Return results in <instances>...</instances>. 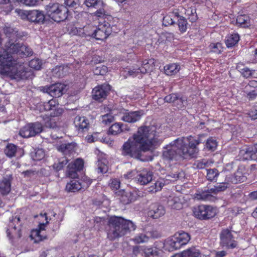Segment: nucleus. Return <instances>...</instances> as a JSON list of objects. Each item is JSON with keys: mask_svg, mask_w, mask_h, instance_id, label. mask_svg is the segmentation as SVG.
Segmentation results:
<instances>
[{"mask_svg": "<svg viewBox=\"0 0 257 257\" xmlns=\"http://www.w3.org/2000/svg\"><path fill=\"white\" fill-rule=\"evenodd\" d=\"M158 143L156 126H141L123 144L122 154L145 161L146 160L142 158V152L154 149ZM149 160H152V158Z\"/></svg>", "mask_w": 257, "mask_h": 257, "instance_id": "f257e3e1", "label": "nucleus"}, {"mask_svg": "<svg viewBox=\"0 0 257 257\" xmlns=\"http://www.w3.org/2000/svg\"><path fill=\"white\" fill-rule=\"evenodd\" d=\"M15 54L21 56L32 55V49L25 45L11 44L3 52H0V73L12 79L20 80L27 77L24 63L18 60Z\"/></svg>", "mask_w": 257, "mask_h": 257, "instance_id": "f03ea898", "label": "nucleus"}, {"mask_svg": "<svg viewBox=\"0 0 257 257\" xmlns=\"http://www.w3.org/2000/svg\"><path fill=\"white\" fill-rule=\"evenodd\" d=\"M200 143L199 139H196L191 136L178 138L164 149L163 158L173 160L179 158L188 159L193 158L199 152L197 146Z\"/></svg>", "mask_w": 257, "mask_h": 257, "instance_id": "7ed1b4c3", "label": "nucleus"}, {"mask_svg": "<svg viewBox=\"0 0 257 257\" xmlns=\"http://www.w3.org/2000/svg\"><path fill=\"white\" fill-rule=\"evenodd\" d=\"M110 229L108 236L111 239L126 234L136 229L135 224L130 220L118 216H111L108 221Z\"/></svg>", "mask_w": 257, "mask_h": 257, "instance_id": "20e7f679", "label": "nucleus"}, {"mask_svg": "<svg viewBox=\"0 0 257 257\" xmlns=\"http://www.w3.org/2000/svg\"><path fill=\"white\" fill-rule=\"evenodd\" d=\"M45 9L46 15L55 22L63 21L68 17L67 8L58 3H50L46 6Z\"/></svg>", "mask_w": 257, "mask_h": 257, "instance_id": "39448f33", "label": "nucleus"}, {"mask_svg": "<svg viewBox=\"0 0 257 257\" xmlns=\"http://www.w3.org/2000/svg\"><path fill=\"white\" fill-rule=\"evenodd\" d=\"M39 219L43 221V219L46 221L45 222H40L39 224L38 228L33 229L30 235L32 239L34 240L35 242H39L43 239L46 238V234L45 233V228L46 225L48 223V217L46 213L40 214L39 215Z\"/></svg>", "mask_w": 257, "mask_h": 257, "instance_id": "423d86ee", "label": "nucleus"}, {"mask_svg": "<svg viewBox=\"0 0 257 257\" xmlns=\"http://www.w3.org/2000/svg\"><path fill=\"white\" fill-rule=\"evenodd\" d=\"M194 215L200 219H208L213 217L216 214L215 208L210 205H201L195 208Z\"/></svg>", "mask_w": 257, "mask_h": 257, "instance_id": "0eeeda50", "label": "nucleus"}, {"mask_svg": "<svg viewBox=\"0 0 257 257\" xmlns=\"http://www.w3.org/2000/svg\"><path fill=\"white\" fill-rule=\"evenodd\" d=\"M43 131L42 124L38 122L29 123L21 129L19 134L23 138H29L36 136Z\"/></svg>", "mask_w": 257, "mask_h": 257, "instance_id": "6e6552de", "label": "nucleus"}, {"mask_svg": "<svg viewBox=\"0 0 257 257\" xmlns=\"http://www.w3.org/2000/svg\"><path fill=\"white\" fill-rule=\"evenodd\" d=\"M111 32V28L108 23L104 22L99 24L96 28H95L93 37L98 40H104L106 39Z\"/></svg>", "mask_w": 257, "mask_h": 257, "instance_id": "1a4fd4ad", "label": "nucleus"}, {"mask_svg": "<svg viewBox=\"0 0 257 257\" xmlns=\"http://www.w3.org/2000/svg\"><path fill=\"white\" fill-rule=\"evenodd\" d=\"M120 119L129 123H134L139 121L142 115V111H128L127 110L121 109L118 114Z\"/></svg>", "mask_w": 257, "mask_h": 257, "instance_id": "9d476101", "label": "nucleus"}, {"mask_svg": "<svg viewBox=\"0 0 257 257\" xmlns=\"http://www.w3.org/2000/svg\"><path fill=\"white\" fill-rule=\"evenodd\" d=\"M220 244L228 248H234L237 246V242L233 239L231 231L228 229H223L220 235Z\"/></svg>", "mask_w": 257, "mask_h": 257, "instance_id": "9b49d317", "label": "nucleus"}, {"mask_svg": "<svg viewBox=\"0 0 257 257\" xmlns=\"http://www.w3.org/2000/svg\"><path fill=\"white\" fill-rule=\"evenodd\" d=\"M110 89V86L107 84L96 86L92 92L93 98L96 100L102 101L106 98Z\"/></svg>", "mask_w": 257, "mask_h": 257, "instance_id": "f8f14e48", "label": "nucleus"}, {"mask_svg": "<svg viewBox=\"0 0 257 257\" xmlns=\"http://www.w3.org/2000/svg\"><path fill=\"white\" fill-rule=\"evenodd\" d=\"M157 245L160 247H163L164 250L169 251H173L181 248L175 235L167 238L164 243L159 242Z\"/></svg>", "mask_w": 257, "mask_h": 257, "instance_id": "ddd939ff", "label": "nucleus"}, {"mask_svg": "<svg viewBox=\"0 0 257 257\" xmlns=\"http://www.w3.org/2000/svg\"><path fill=\"white\" fill-rule=\"evenodd\" d=\"M20 221L19 217H15L10 222L9 228L7 230V236L10 238H20L21 236L20 225L17 226L15 224L16 222Z\"/></svg>", "mask_w": 257, "mask_h": 257, "instance_id": "4468645a", "label": "nucleus"}, {"mask_svg": "<svg viewBox=\"0 0 257 257\" xmlns=\"http://www.w3.org/2000/svg\"><path fill=\"white\" fill-rule=\"evenodd\" d=\"M65 86L62 83H55L44 88V91L53 97H60L63 94Z\"/></svg>", "mask_w": 257, "mask_h": 257, "instance_id": "2eb2a0df", "label": "nucleus"}, {"mask_svg": "<svg viewBox=\"0 0 257 257\" xmlns=\"http://www.w3.org/2000/svg\"><path fill=\"white\" fill-rule=\"evenodd\" d=\"M178 178H179V174H173L172 175H168L166 176L165 178H160L154 183L156 189L154 190H153V191L156 192L160 191L165 184H168L170 182H174Z\"/></svg>", "mask_w": 257, "mask_h": 257, "instance_id": "dca6fc26", "label": "nucleus"}, {"mask_svg": "<svg viewBox=\"0 0 257 257\" xmlns=\"http://www.w3.org/2000/svg\"><path fill=\"white\" fill-rule=\"evenodd\" d=\"M194 198L203 201H215L216 196L213 193L211 188L204 191H197L194 195Z\"/></svg>", "mask_w": 257, "mask_h": 257, "instance_id": "f3484780", "label": "nucleus"}, {"mask_svg": "<svg viewBox=\"0 0 257 257\" xmlns=\"http://www.w3.org/2000/svg\"><path fill=\"white\" fill-rule=\"evenodd\" d=\"M57 150L62 153L63 155L67 156H70L75 152V145L74 143H62L61 144H57L56 145Z\"/></svg>", "mask_w": 257, "mask_h": 257, "instance_id": "a211bd4d", "label": "nucleus"}, {"mask_svg": "<svg viewBox=\"0 0 257 257\" xmlns=\"http://www.w3.org/2000/svg\"><path fill=\"white\" fill-rule=\"evenodd\" d=\"M137 174L136 178L141 185H146L152 180V172L147 169H143Z\"/></svg>", "mask_w": 257, "mask_h": 257, "instance_id": "6ab92c4d", "label": "nucleus"}, {"mask_svg": "<svg viewBox=\"0 0 257 257\" xmlns=\"http://www.w3.org/2000/svg\"><path fill=\"white\" fill-rule=\"evenodd\" d=\"M165 213V210L163 206L158 204H153L150 206L148 215L154 219H156L162 216Z\"/></svg>", "mask_w": 257, "mask_h": 257, "instance_id": "aec40b11", "label": "nucleus"}, {"mask_svg": "<svg viewBox=\"0 0 257 257\" xmlns=\"http://www.w3.org/2000/svg\"><path fill=\"white\" fill-rule=\"evenodd\" d=\"M45 20V16L43 13L39 10L29 11L28 14V20L30 22L37 23H43Z\"/></svg>", "mask_w": 257, "mask_h": 257, "instance_id": "412c9836", "label": "nucleus"}, {"mask_svg": "<svg viewBox=\"0 0 257 257\" xmlns=\"http://www.w3.org/2000/svg\"><path fill=\"white\" fill-rule=\"evenodd\" d=\"M74 124L78 131L87 130L89 120L84 116H77L74 118Z\"/></svg>", "mask_w": 257, "mask_h": 257, "instance_id": "4be33fe9", "label": "nucleus"}, {"mask_svg": "<svg viewBox=\"0 0 257 257\" xmlns=\"http://www.w3.org/2000/svg\"><path fill=\"white\" fill-rule=\"evenodd\" d=\"M155 61L154 59L145 60L142 62H139V65H141L140 71L141 74H145L152 71L155 67Z\"/></svg>", "mask_w": 257, "mask_h": 257, "instance_id": "5701e85b", "label": "nucleus"}, {"mask_svg": "<svg viewBox=\"0 0 257 257\" xmlns=\"http://www.w3.org/2000/svg\"><path fill=\"white\" fill-rule=\"evenodd\" d=\"M95 28L92 25H88L83 28L77 29V34L81 37H93Z\"/></svg>", "mask_w": 257, "mask_h": 257, "instance_id": "b1692460", "label": "nucleus"}, {"mask_svg": "<svg viewBox=\"0 0 257 257\" xmlns=\"http://www.w3.org/2000/svg\"><path fill=\"white\" fill-rule=\"evenodd\" d=\"M83 166V161L80 158L76 159L73 163H69L68 165V168L70 172H72V174H69V175L74 177L76 175V172L82 170Z\"/></svg>", "mask_w": 257, "mask_h": 257, "instance_id": "393cba45", "label": "nucleus"}, {"mask_svg": "<svg viewBox=\"0 0 257 257\" xmlns=\"http://www.w3.org/2000/svg\"><path fill=\"white\" fill-rule=\"evenodd\" d=\"M181 69L180 64L178 63H171L166 65L164 67L165 73L168 76H173L177 74Z\"/></svg>", "mask_w": 257, "mask_h": 257, "instance_id": "a878e982", "label": "nucleus"}, {"mask_svg": "<svg viewBox=\"0 0 257 257\" xmlns=\"http://www.w3.org/2000/svg\"><path fill=\"white\" fill-rule=\"evenodd\" d=\"M159 242H156L154 244V246L152 247H146L144 249V251L145 254L147 256H158L163 251L162 248L163 247H160L157 244Z\"/></svg>", "mask_w": 257, "mask_h": 257, "instance_id": "bb28decb", "label": "nucleus"}, {"mask_svg": "<svg viewBox=\"0 0 257 257\" xmlns=\"http://www.w3.org/2000/svg\"><path fill=\"white\" fill-rule=\"evenodd\" d=\"M252 148L245 147L240 150L238 154V159L242 161L253 159V155Z\"/></svg>", "mask_w": 257, "mask_h": 257, "instance_id": "cd10ccee", "label": "nucleus"}, {"mask_svg": "<svg viewBox=\"0 0 257 257\" xmlns=\"http://www.w3.org/2000/svg\"><path fill=\"white\" fill-rule=\"evenodd\" d=\"M174 235L181 247L186 245L190 240V235L184 231L176 233Z\"/></svg>", "mask_w": 257, "mask_h": 257, "instance_id": "c85d7f7f", "label": "nucleus"}, {"mask_svg": "<svg viewBox=\"0 0 257 257\" xmlns=\"http://www.w3.org/2000/svg\"><path fill=\"white\" fill-rule=\"evenodd\" d=\"M200 254L199 250L195 247H191L183 251L177 257H198Z\"/></svg>", "mask_w": 257, "mask_h": 257, "instance_id": "c756f323", "label": "nucleus"}, {"mask_svg": "<svg viewBox=\"0 0 257 257\" xmlns=\"http://www.w3.org/2000/svg\"><path fill=\"white\" fill-rule=\"evenodd\" d=\"M82 185L79 180L73 179L67 184L66 189L69 192H76L83 189Z\"/></svg>", "mask_w": 257, "mask_h": 257, "instance_id": "7c9ffc66", "label": "nucleus"}, {"mask_svg": "<svg viewBox=\"0 0 257 257\" xmlns=\"http://www.w3.org/2000/svg\"><path fill=\"white\" fill-rule=\"evenodd\" d=\"M11 191V182L9 179L4 178L0 181V192L3 195L8 194Z\"/></svg>", "mask_w": 257, "mask_h": 257, "instance_id": "2f4dec72", "label": "nucleus"}, {"mask_svg": "<svg viewBox=\"0 0 257 257\" xmlns=\"http://www.w3.org/2000/svg\"><path fill=\"white\" fill-rule=\"evenodd\" d=\"M107 161L105 158H100L99 157L97 162V171L102 174L105 173L108 171Z\"/></svg>", "mask_w": 257, "mask_h": 257, "instance_id": "473e14b6", "label": "nucleus"}, {"mask_svg": "<svg viewBox=\"0 0 257 257\" xmlns=\"http://www.w3.org/2000/svg\"><path fill=\"white\" fill-rule=\"evenodd\" d=\"M168 205L172 208L179 210L182 208V204L180 199L176 196L170 197L168 201Z\"/></svg>", "mask_w": 257, "mask_h": 257, "instance_id": "72a5a7b5", "label": "nucleus"}, {"mask_svg": "<svg viewBox=\"0 0 257 257\" xmlns=\"http://www.w3.org/2000/svg\"><path fill=\"white\" fill-rule=\"evenodd\" d=\"M239 37L237 34L228 35L225 39V44L227 47H232L239 41Z\"/></svg>", "mask_w": 257, "mask_h": 257, "instance_id": "f704fd0d", "label": "nucleus"}, {"mask_svg": "<svg viewBox=\"0 0 257 257\" xmlns=\"http://www.w3.org/2000/svg\"><path fill=\"white\" fill-rule=\"evenodd\" d=\"M236 24L242 27H247L250 25V20L246 15H240L236 18Z\"/></svg>", "mask_w": 257, "mask_h": 257, "instance_id": "c9c22d12", "label": "nucleus"}, {"mask_svg": "<svg viewBox=\"0 0 257 257\" xmlns=\"http://www.w3.org/2000/svg\"><path fill=\"white\" fill-rule=\"evenodd\" d=\"M228 186L229 184L226 182L217 183L216 185L211 188V190L216 196L217 193L225 190Z\"/></svg>", "mask_w": 257, "mask_h": 257, "instance_id": "e433bc0d", "label": "nucleus"}, {"mask_svg": "<svg viewBox=\"0 0 257 257\" xmlns=\"http://www.w3.org/2000/svg\"><path fill=\"white\" fill-rule=\"evenodd\" d=\"M84 4L88 8H99L105 6L102 0H85Z\"/></svg>", "mask_w": 257, "mask_h": 257, "instance_id": "4c0bfd02", "label": "nucleus"}, {"mask_svg": "<svg viewBox=\"0 0 257 257\" xmlns=\"http://www.w3.org/2000/svg\"><path fill=\"white\" fill-rule=\"evenodd\" d=\"M115 193L120 195V200L123 204H126L131 202L132 199L130 198V193L126 192L124 190L115 192Z\"/></svg>", "mask_w": 257, "mask_h": 257, "instance_id": "58836bf2", "label": "nucleus"}, {"mask_svg": "<svg viewBox=\"0 0 257 257\" xmlns=\"http://www.w3.org/2000/svg\"><path fill=\"white\" fill-rule=\"evenodd\" d=\"M122 124L121 123H115L113 124L109 128V134L116 135L120 134L122 131Z\"/></svg>", "mask_w": 257, "mask_h": 257, "instance_id": "ea45409f", "label": "nucleus"}, {"mask_svg": "<svg viewBox=\"0 0 257 257\" xmlns=\"http://www.w3.org/2000/svg\"><path fill=\"white\" fill-rule=\"evenodd\" d=\"M5 154L9 157H13L17 152V146L13 144H9L5 149Z\"/></svg>", "mask_w": 257, "mask_h": 257, "instance_id": "a19ab883", "label": "nucleus"}, {"mask_svg": "<svg viewBox=\"0 0 257 257\" xmlns=\"http://www.w3.org/2000/svg\"><path fill=\"white\" fill-rule=\"evenodd\" d=\"M217 146L216 140L212 138H209L206 142L205 149L208 151H214L216 150Z\"/></svg>", "mask_w": 257, "mask_h": 257, "instance_id": "79ce46f5", "label": "nucleus"}, {"mask_svg": "<svg viewBox=\"0 0 257 257\" xmlns=\"http://www.w3.org/2000/svg\"><path fill=\"white\" fill-rule=\"evenodd\" d=\"M245 180L246 177L240 171L238 170L235 173L234 176L230 179V181L232 183L236 184L238 182H243Z\"/></svg>", "mask_w": 257, "mask_h": 257, "instance_id": "37998d69", "label": "nucleus"}, {"mask_svg": "<svg viewBox=\"0 0 257 257\" xmlns=\"http://www.w3.org/2000/svg\"><path fill=\"white\" fill-rule=\"evenodd\" d=\"M149 240V237L144 233H139L133 238V240L136 243L147 242Z\"/></svg>", "mask_w": 257, "mask_h": 257, "instance_id": "c03bdc74", "label": "nucleus"}, {"mask_svg": "<svg viewBox=\"0 0 257 257\" xmlns=\"http://www.w3.org/2000/svg\"><path fill=\"white\" fill-rule=\"evenodd\" d=\"M112 114L116 115L115 113L112 112L111 113H107L102 115L100 120L104 124H109L112 122L114 119V117Z\"/></svg>", "mask_w": 257, "mask_h": 257, "instance_id": "a18cd8bd", "label": "nucleus"}, {"mask_svg": "<svg viewBox=\"0 0 257 257\" xmlns=\"http://www.w3.org/2000/svg\"><path fill=\"white\" fill-rule=\"evenodd\" d=\"M212 164L211 161L206 159H202L197 161L194 165L199 169H202L206 167H209Z\"/></svg>", "mask_w": 257, "mask_h": 257, "instance_id": "49530a36", "label": "nucleus"}, {"mask_svg": "<svg viewBox=\"0 0 257 257\" xmlns=\"http://www.w3.org/2000/svg\"><path fill=\"white\" fill-rule=\"evenodd\" d=\"M68 162V159L66 157H63L59 160L58 163L53 165V168L57 171L61 170L66 166Z\"/></svg>", "mask_w": 257, "mask_h": 257, "instance_id": "de8ad7c7", "label": "nucleus"}, {"mask_svg": "<svg viewBox=\"0 0 257 257\" xmlns=\"http://www.w3.org/2000/svg\"><path fill=\"white\" fill-rule=\"evenodd\" d=\"M219 175L218 171L216 169L207 170V178L210 181H216Z\"/></svg>", "mask_w": 257, "mask_h": 257, "instance_id": "09e8293b", "label": "nucleus"}, {"mask_svg": "<svg viewBox=\"0 0 257 257\" xmlns=\"http://www.w3.org/2000/svg\"><path fill=\"white\" fill-rule=\"evenodd\" d=\"M178 25L179 30L184 33L186 31L187 28V22L184 17H180L178 20Z\"/></svg>", "mask_w": 257, "mask_h": 257, "instance_id": "8fccbe9b", "label": "nucleus"}, {"mask_svg": "<svg viewBox=\"0 0 257 257\" xmlns=\"http://www.w3.org/2000/svg\"><path fill=\"white\" fill-rule=\"evenodd\" d=\"M211 52L219 54L222 50V44L220 43H211L209 46Z\"/></svg>", "mask_w": 257, "mask_h": 257, "instance_id": "3c124183", "label": "nucleus"}, {"mask_svg": "<svg viewBox=\"0 0 257 257\" xmlns=\"http://www.w3.org/2000/svg\"><path fill=\"white\" fill-rule=\"evenodd\" d=\"M58 104V100L56 99H52L48 102L44 103V109L48 111L53 110L55 106Z\"/></svg>", "mask_w": 257, "mask_h": 257, "instance_id": "603ef678", "label": "nucleus"}, {"mask_svg": "<svg viewBox=\"0 0 257 257\" xmlns=\"http://www.w3.org/2000/svg\"><path fill=\"white\" fill-rule=\"evenodd\" d=\"M107 72V67L104 65H100L96 67L93 69V73L95 75H104Z\"/></svg>", "mask_w": 257, "mask_h": 257, "instance_id": "864d4df0", "label": "nucleus"}, {"mask_svg": "<svg viewBox=\"0 0 257 257\" xmlns=\"http://www.w3.org/2000/svg\"><path fill=\"white\" fill-rule=\"evenodd\" d=\"M185 14L189 16L188 19L192 22L197 19V15L194 8H189L186 10Z\"/></svg>", "mask_w": 257, "mask_h": 257, "instance_id": "5fc2aeb1", "label": "nucleus"}, {"mask_svg": "<svg viewBox=\"0 0 257 257\" xmlns=\"http://www.w3.org/2000/svg\"><path fill=\"white\" fill-rule=\"evenodd\" d=\"M164 100L166 102L173 103L176 101H179L181 103L182 102V98H179L176 94L174 93L166 96Z\"/></svg>", "mask_w": 257, "mask_h": 257, "instance_id": "6e6d98bb", "label": "nucleus"}, {"mask_svg": "<svg viewBox=\"0 0 257 257\" xmlns=\"http://www.w3.org/2000/svg\"><path fill=\"white\" fill-rule=\"evenodd\" d=\"M45 156V153L43 149H38L32 155L33 159L35 161H40L43 159Z\"/></svg>", "mask_w": 257, "mask_h": 257, "instance_id": "4d7b16f0", "label": "nucleus"}, {"mask_svg": "<svg viewBox=\"0 0 257 257\" xmlns=\"http://www.w3.org/2000/svg\"><path fill=\"white\" fill-rule=\"evenodd\" d=\"M29 65L33 69L40 70L41 68L42 62L39 59H33L29 62Z\"/></svg>", "mask_w": 257, "mask_h": 257, "instance_id": "13d9d810", "label": "nucleus"}, {"mask_svg": "<svg viewBox=\"0 0 257 257\" xmlns=\"http://www.w3.org/2000/svg\"><path fill=\"white\" fill-rule=\"evenodd\" d=\"M175 21L173 15L169 14L164 17L163 24L165 26L172 25L174 24Z\"/></svg>", "mask_w": 257, "mask_h": 257, "instance_id": "bf43d9fd", "label": "nucleus"}, {"mask_svg": "<svg viewBox=\"0 0 257 257\" xmlns=\"http://www.w3.org/2000/svg\"><path fill=\"white\" fill-rule=\"evenodd\" d=\"M120 181L117 179H112L110 180L109 186L114 192L117 191L120 187Z\"/></svg>", "mask_w": 257, "mask_h": 257, "instance_id": "052dcab7", "label": "nucleus"}, {"mask_svg": "<svg viewBox=\"0 0 257 257\" xmlns=\"http://www.w3.org/2000/svg\"><path fill=\"white\" fill-rule=\"evenodd\" d=\"M4 31L6 35L9 38H13L16 36V33L17 32L14 29L10 27H5L4 28Z\"/></svg>", "mask_w": 257, "mask_h": 257, "instance_id": "680f3d73", "label": "nucleus"}, {"mask_svg": "<svg viewBox=\"0 0 257 257\" xmlns=\"http://www.w3.org/2000/svg\"><path fill=\"white\" fill-rule=\"evenodd\" d=\"M128 74L130 76H132L133 77L137 76L141 73V70H140V67L138 68H136L135 67H133L132 69H127Z\"/></svg>", "mask_w": 257, "mask_h": 257, "instance_id": "e2e57ef3", "label": "nucleus"}, {"mask_svg": "<svg viewBox=\"0 0 257 257\" xmlns=\"http://www.w3.org/2000/svg\"><path fill=\"white\" fill-rule=\"evenodd\" d=\"M241 74L246 78H248L252 75L253 71L250 70L249 68L246 67H244L243 68L240 69L239 70Z\"/></svg>", "mask_w": 257, "mask_h": 257, "instance_id": "0e129e2a", "label": "nucleus"}, {"mask_svg": "<svg viewBox=\"0 0 257 257\" xmlns=\"http://www.w3.org/2000/svg\"><path fill=\"white\" fill-rule=\"evenodd\" d=\"M79 181L82 183L83 189L88 188L92 182L91 180L86 176L84 177L82 180Z\"/></svg>", "mask_w": 257, "mask_h": 257, "instance_id": "69168bd1", "label": "nucleus"}, {"mask_svg": "<svg viewBox=\"0 0 257 257\" xmlns=\"http://www.w3.org/2000/svg\"><path fill=\"white\" fill-rule=\"evenodd\" d=\"M104 6L103 7L97 8L98 10L93 13V16L98 18H102L105 15V11L104 9Z\"/></svg>", "mask_w": 257, "mask_h": 257, "instance_id": "338daca9", "label": "nucleus"}, {"mask_svg": "<svg viewBox=\"0 0 257 257\" xmlns=\"http://www.w3.org/2000/svg\"><path fill=\"white\" fill-rule=\"evenodd\" d=\"M248 115L252 119H257V106L253 107L249 111Z\"/></svg>", "mask_w": 257, "mask_h": 257, "instance_id": "774afa93", "label": "nucleus"}]
</instances>
